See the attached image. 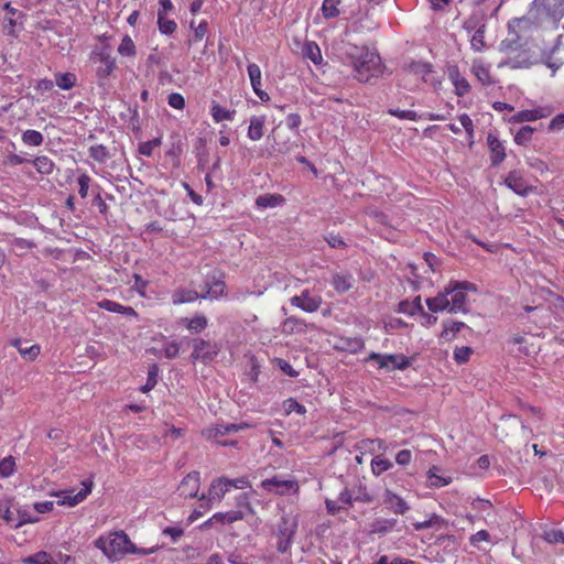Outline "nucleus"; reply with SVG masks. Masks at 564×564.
Segmentation results:
<instances>
[{
	"mask_svg": "<svg viewBox=\"0 0 564 564\" xmlns=\"http://www.w3.org/2000/svg\"><path fill=\"white\" fill-rule=\"evenodd\" d=\"M564 17V0H533L528 15L514 18L509 22V29L516 23L518 28L540 26L545 22L557 25Z\"/></svg>",
	"mask_w": 564,
	"mask_h": 564,
	"instance_id": "nucleus-1",
	"label": "nucleus"
},
{
	"mask_svg": "<svg viewBox=\"0 0 564 564\" xmlns=\"http://www.w3.org/2000/svg\"><path fill=\"white\" fill-rule=\"evenodd\" d=\"M95 545L102 551V553L111 561L119 560L127 553L132 554H151L156 551L158 547L151 549H138L129 539L124 532H115L111 538L100 536L96 540Z\"/></svg>",
	"mask_w": 564,
	"mask_h": 564,
	"instance_id": "nucleus-2",
	"label": "nucleus"
},
{
	"mask_svg": "<svg viewBox=\"0 0 564 564\" xmlns=\"http://www.w3.org/2000/svg\"><path fill=\"white\" fill-rule=\"evenodd\" d=\"M350 64L356 72L355 78L360 83H370L381 72V58L378 53L369 51L368 47H354L348 53Z\"/></svg>",
	"mask_w": 564,
	"mask_h": 564,
	"instance_id": "nucleus-3",
	"label": "nucleus"
},
{
	"mask_svg": "<svg viewBox=\"0 0 564 564\" xmlns=\"http://www.w3.org/2000/svg\"><path fill=\"white\" fill-rule=\"evenodd\" d=\"M297 527L299 523L295 517L290 514H284L281 517L274 532L278 538L276 550L279 553L284 554L289 552L293 543L294 535L296 534Z\"/></svg>",
	"mask_w": 564,
	"mask_h": 564,
	"instance_id": "nucleus-4",
	"label": "nucleus"
},
{
	"mask_svg": "<svg viewBox=\"0 0 564 564\" xmlns=\"http://www.w3.org/2000/svg\"><path fill=\"white\" fill-rule=\"evenodd\" d=\"M228 491L229 488L226 482V477H219L213 480L208 488V492L198 497L202 501L200 508L205 510L212 509L213 501H220Z\"/></svg>",
	"mask_w": 564,
	"mask_h": 564,
	"instance_id": "nucleus-5",
	"label": "nucleus"
},
{
	"mask_svg": "<svg viewBox=\"0 0 564 564\" xmlns=\"http://www.w3.org/2000/svg\"><path fill=\"white\" fill-rule=\"evenodd\" d=\"M95 63H99V66L96 69V76L98 78V84L100 86L106 85V80L110 76V74L116 68V59L111 57V55L105 51L99 53H95L93 56Z\"/></svg>",
	"mask_w": 564,
	"mask_h": 564,
	"instance_id": "nucleus-6",
	"label": "nucleus"
},
{
	"mask_svg": "<svg viewBox=\"0 0 564 564\" xmlns=\"http://www.w3.org/2000/svg\"><path fill=\"white\" fill-rule=\"evenodd\" d=\"M200 485V474L198 471L188 473L181 481L177 490L181 497L196 498Z\"/></svg>",
	"mask_w": 564,
	"mask_h": 564,
	"instance_id": "nucleus-7",
	"label": "nucleus"
},
{
	"mask_svg": "<svg viewBox=\"0 0 564 564\" xmlns=\"http://www.w3.org/2000/svg\"><path fill=\"white\" fill-rule=\"evenodd\" d=\"M217 349L212 346L210 341L203 338L193 339L192 358L202 360L203 362L212 361L217 356Z\"/></svg>",
	"mask_w": 564,
	"mask_h": 564,
	"instance_id": "nucleus-8",
	"label": "nucleus"
},
{
	"mask_svg": "<svg viewBox=\"0 0 564 564\" xmlns=\"http://www.w3.org/2000/svg\"><path fill=\"white\" fill-rule=\"evenodd\" d=\"M291 304L306 313H313L316 312L322 305V297L313 296L307 290H305L300 295L293 296L291 299Z\"/></svg>",
	"mask_w": 564,
	"mask_h": 564,
	"instance_id": "nucleus-9",
	"label": "nucleus"
},
{
	"mask_svg": "<svg viewBox=\"0 0 564 564\" xmlns=\"http://www.w3.org/2000/svg\"><path fill=\"white\" fill-rule=\"evenodd\" d=\"M93 489V481L91 480H85L83 481V488L74 494V491H66L64 497L57 501L61 506H68L74 507L85 500L87 496L91 492Z\"/></svg>",
	"mask_w": 564,
	"mask_h": 564,
	"instance_id": "nucleus-10",
	"label": "nucleus"
},
{
	"mask_svg": "<svg viewBox=\"0 0 564 564\" xmlns=\"http://www.w3.org/2000/svg\"><path fill=\"white\" fill-rule=\"evenodd\" d=\"M505 184L520 196H527L532 187L529 186L518 171H511L505 178Z\"/></svg>",
	"mask_w": 564,
	"mask_h": 564,
	"instance_id": "nucleus-11",
	"label": "nucleus"
},
{
	"mask_svg": "<svg viewBox=\"0 0 564 564\" xmlns=\"http://www.w3.org/2000/svg\"><path fill=\"white\" fill-rule=\"evenodd\" d=\"M261 486L268 491H274L278 495H284L293 489L294 486H296V482L293 480L280 479L278 476H274L272 478L264 479L261 482Z\"/></svg>",
	"mask_w": 564,
	"mask_h": 564,
	"instance_id": "nucleus-12",
	"label": "nucleus"
},
{
	"mask_svg": "<svg viewBox=\"0 0 564 564\" xmlns=\"http://www.w3.org/2000/svg\"><path fill=\"white\" fill-rule=\"evenodd\" d=\"M487 143L490 149V162L492 166H498L506 158V150L499 139L489 133L487 137Z\"/></svg>",
	"mask_w": 564,
	"mask_h": 564,
	"instance_id": "nucleus-13",
	"label": "nucleus"
},
{
	"mask_svg": "<svg viewBox=\"0 0 564 564\" xmlns=\"http://www.w3.org/2000/svg\"><path fill=\"white\" fill-rule=\"evenodd\" d=\"M448 77L455 86V94L457 96L463 97L469 93L470 85L465 77L460 76L457 66L448 67Z\"/></svg>",
	"mask_w": 564,
	"mask_h": 564,
	"instance_id": "nucleus-14",
	"label": "nucleus"
},
{
	"mask_svg": "<svg viewBox=\"0 0 564 564\" xmlns=\"http://www.w3.org/2000/svg\"><path fill=\"white\" fill-rule=\"evenodd\" d=\"M384 503L398 514H404L410 509L408 503L390 489L384 491Z\"/></svg>",
	"mask_w": 564,
	"mask_h": 564,
	"instance_id": "nucleus-15",
	"label": "nucleus"
},
{
	"mask_svg": "<svg viewBox=\"0 0 564 564\" xmlns=\"http://www.w3.org/2000/svg\"><path fill=\"white\" fill-rule=\"evenodd\" d=\"M466 327L467 325L463 322L446 319L443 322V330L440 334V338L451 341L463 328Z\"/></svg>",
	"mask_w": 564,
	"mask_h": 564,
	"instance_id": "nucleus-16",
	"label": "nucleus"
},
{
	"mask_svg": "<svg viewBox=\"0 0 564 564\" xmlns=\"http://www.w3.org/2000/svg\"><path fill=\"white\" fill-rule=\"evenodd\" d=\"M207 293H200V299H218L225 294L226 284L221 280L213 278V281H206Z\"/></svg>",
	"mask_w": 564,
	"mask_h": 564,
	"instance_id": "nucleus-17",
	"label": "nucleus"
},
{
	"mask_svg": "<svg viewBox=\"0 0 564 564\" xmlns=\"http://www.w3.org/2000/svg\"><path fill=\"white\" fill-rule=\"evenodd\" d=\"M99 306L108 312L123 314L126 316L135 317L138 314L131 306H123L111 300H102Z\"/></svg>",
	"mask_w": 564,
	"mask_h": 564,
	"instance_id": "nucleus-18",
	"label": "nucleus"
},
{
	"mask_svg": "<svg viewBox=\"0 0 564 564\" xmlns=\"http://www.w3.org/2000/svg\"><path fill=\"white\" fill-rule=\"evenodd\" d=\"M25 344L26 341H23L22 339L19 338L12 340V346H14L19 350L20 355L24 359L32 361L39 356L40 346L32 345L30 347H26Z\"/></svg>",
	"mask_w": 564,
	"mask_h": 564,
	"instance_id": "nucleus-19",
	"label": "nucleus"
},
{
	"mask_svg": "<svg viewBox=\"0 0 564 564\" xmlns=\"http://www.w3.org/2000/svg\"><path fill=\"white\" fill-rule=\"evenodd\" d=\"M265 123V116H253L250 119L248 129V137L253 141H258L263 137V127Z\"/></svg>",
	"mask_w": 564,
	"mask_h": 564,
	"instance_id": "nucleus-20",
	"label": "nucleus"
},
{
	"mask_svg": "<svg viewBox=\"0 0 564 564\" xmlns=\"http://www.w3.org/2000/svg\"><path fill=\"white\" fill-rule=\"evenodd\" d=\"M547 113L544 112L542 108L531 109V110H521L517 112L512 118V122H527V121H535L538 119L546 117Z\"/></svg>",
	"mask_w": 564,
	"mask_h": 564,
	"instance_id": "nucleus-21",
	"label": "nucleus"
},
{
	"mask_svg": "<svg viewBox=\"0 0 564 564\" xmlns=\"http://www.w3.org/2000/svg\"><path fill=\"white\" fill-rule=\"evenodd\" d=\"M305 322L294 316L286 318L282 323V333L285 335L301 334L305 332Z\"/></svg>",
	"mask_w": 564,
	"mask_h": 564,
	"instance_id": "nucleus-22",
	"label": "nucleus"
},
{
	"mask_svg": "<svg viewBox=\"0 0 564 564\" xmlns=\"http://www.w3.org/2000/svg\"><path fill=\"white\" fill-rule=\"evenodd\" d=\"M426 305L429 310L433 313L447 311L449 313V300L444 296V294H437L434 297L426 299Z\"/></svg>",
	"mask_w": 564,
	"mask_h": 564,
	"instance_id": "nucleus-23",
	"label": "nucleus"
},
{
	"mask_svg": "<svg viewBox=\"0 0 564 564\" xmlns=\"http://www.w3.org/2000/svg\"><path fill=\"white\" fill-rule=\"evenodd\" d=\"M200 299V293L194 290L180 289L176 290L172 295L173 304L191 303Z\"/></svg>",
	"mask_w": 564,
	"mask_h": 564,
	"instance_id": "nucleus-24",
	"label": "nucleus"
},
{
	"mask_svg": "<svg viewBox=\"0 0 564 564\" xmlns=\"http://www.w3.org/2000/svg\"><path fill=\"white\" fill-rule=\"evenodd\" d=\"M466 301H467L466 293L463 292L462 290L457 289L454 292L452 300H449V305H451L449 313H457V312L467 313L468 308L466 307Z\"/></svg>",
	"mask_w": 564,
	"mask_h": 564,
	"instance_id": "nucleus-25",
	"label": "nucleus"
},
{
	"mask_svg": "<svg viewBox=\"0 0 564 564\" xmlns=\"http://www.w3.org/2000/svg\"><path fill=\"white\" fill-rule=\"evenodd\" d=\"M352 281H354L352 275L349 273H347V274L336 273L333 275L332 285L334 286V289L337 292L345 293L352 288Z\"/></svg>",
	"mask_w": 564,
	"mask_h": 564,
	"instance_id": "nucleus-26",
	"label": "nucleus"
},
{
	"mask_svg": "<svg viewBox=\"0 0 564 564\" xmlns=\"http://www.w3.org/2000/svg\"><path fill=\"white\" fill-rule=\"evenodd\" d=\"M540 61L538 58H530V57H527L525 56V52H522L521 54H519L517 57L512 58V59H509V61H506V62H501L499 64V67H502L505 65H509L511 66L512 68H528L536 63H539Z\"/></svg>",
	"mask_w": 564,
	"mask_h": 564,
	"instance_id": "nucleus-27",
	"label": "nucleus"
},
{
	"mask_svg": "<svg viewBox=\"0 0 564 564\" xmlns=\"http://www.w3.org/2000/svg\"><path fill=\"white\" fill-rule=\"evenodd\" d=\"M182 322L192 334L200 333L208 324L204 315H195L193 318L184 317Z\"/></svg>",
	"mask_w": 564,
	"mask_h": 564,
	"instance_id": "nucleus-28",
	"label": "nucleus"
},
{
	"mask_svg": "<svg viewBox=\"0 0 564 564\" xmlns=\"http://www.w3.org/2000/svg\"><path fill=\"white\" fill-rule=\"evenodd\" d=\"M399 313L408 314V315H415L423 313V306L421 304V296H416L412 302L409 301H401L399 303Z\"/></svg>",
	"mask_w": 564,
	"mask_h": 564,
	"instance_id": "nucleus-29",
	"label": "nucleus"
},
{
	"mask_svg": "<svg viewBox=\"0 0 564 564\" xmlns=\"http://www.w3.org/2000/svg\"><path fill=\"white\" fill-rule=\"evenodd\" d=\"M245 518V512L242 510H230L227 512H217L214 514V519L216 523L226 524L232 523Z\"/></svg>",
	"mask_w": 564,
	"mask_h": 564,
	"instance_id": "nucleus-30",
	"label": "nucleus"
},
{
	"mask_svg": "<svg viewBox=\"0 0 564 564\" xmlns=\"http://www.w3.org/2000/svg\"><path fill=\"white\" fill-rule=\"evenodd\" d=\"M284 202V198L280 194H264L256 198V206L259 208H268L280 205Z\"/></svg>",
	"mask_w": 564,
	"mask_h": 564,
	"instance_id": "nucleus-31",
	"label": "nucleus"
},
{
	"mask_svg": "<svg viewBox=\"0 0 564 564\" xmlns=\"http://www.w3.org/2000/svg\"><path fill=\"white\" fill-rule=\"evenodd\" d=\"M397 524L395 519L379 518L371 523V533L386 534Z\"/></svg>",
	"mask_w": 564,
	"mask_h": 564,
	"instance_id": "nucleus-32",
	"label": "nucleus"
},
{
	"mask_svg": "<svg viewBox=\"0 0 564 564\" xmlns=\"http://www.w3.org/2000/svg\"><path fill=\"white\" fill-rule=\"evenodd\" d=\"M516 26H518V25L514 23L513 28H511V29L508 28L509 32L513 33V37L506 39V40L500 42V44H499V51L500 52L509 53V52H512V51H517L520 47V44H519L520 36L514 31Z\"/></svg>",
	"mask_w": 564,
	"mask_h": 564,
	"instance_id": "nucleus-33",
	"label": "nucleus"
},
{
	"mask_svg": "<svg viewBox=\"0 0 564 564\" xmlns=\"http://www.w3.org/2000/svg\"><path fill=\"white\" fill-rule=\"evenodd\" d=\"M25 564H58L47 552L40 551L23 560Z\"/></svg>",
	"mask_w": 564,
	"mask_h": 564,
	"instance_id": "nucleus-34",
	"label": "nucleus"
},
{
	"mask_svg": "<svg viewBox=\"0 0 564 564\" xmlns=\"http://www.w3.org/2000/svg\"><path fill=\"white\" fill-rule=\"evenodd\" d=\"M32 163L41 174H51L54 170L53 161L46 155L35 158Z\"/></svg>",
	"mask_w": 564,
	"mask_h": 564,
	"instance_id": "nucleus-35",
	"label": "nucleus"
},
{
	"mask_svg": "<svg viewBox=\"0 0 564 564\" xmlns=\"http://www.w3.org/2000/svg\"><path fill=\"white\" fill-rule=\"evenodd\" d=\"M227 435L224 431V426L221 424L215 426L214 429L208 430V437L214 438L215 442L221 446H234L236 445V441H227L223 440V437Z\"/></svg>",
	"mask_w": 564,
	"mask_h": 564,
	"instance_id": "nucleus-36",
	"label": "nucleus"
},
{
	"mask_svg": "<svg viewBox=\"0 0 564 564\" xmlns=\"http://www.w3.org/2000/svg\"><path fill=\"white\" fill-rule=\"evenodd\" d=\"M304 55L310 58L315 65L322 63V53L318 45L315 42H307L303 48Z\"/></svg>",
	"mask_w": 564,
	"mask_h": 564,
	"instance_id": "nucleus-37",
	"label": "nucleus"
},
{
	"mask_svg": "<svg viewBox=\"0 0 564 564\" xmlns=\"http://www.w3.org/2000/svg\"><path fill=\"white\" fill-rule=\"evenodd\" d=\"M55 83L61 89L69 90L76 84V75L73 73L56 74Z\"/></svg>",
	"mask_w": 564,
	"mask_h": 564,
	"instance_id": "nucleus-38",
	"label": "nucleus"
},
{
	"mask_svg": "<svg viewBox=\"0 0 564 564\" xmlns=\"http://www.w3.org/2000/svg\"><path fill=\"white\" fill-rule=\"evenodd\" d=\"M89 156L98 163H105L110 158V152L102 144L91 145Z\"/></svg>",
	"mask_w": 564,
	"mask_h": 564,
	"instance_id": "nucleus-39",
	"label": "nucleus"
},
{
	"mask_svg": "<svg viewBox=\"0 0 564 564\" xmlns=\"http://www.w3.org/2000/svg\"><path fill=\"white\" fill-rule=\"evenodd\" d=\"M391 467L392 463L381 455L375 456L371 460V469L376 476H379L380 474L390 469Z\"/></svg>",
	"mask_w": 564,
	"mask_h": 564,
	"instance_id": "nucleus-40",
	"label": "nucleus"
},
{
	"mask_svg": "<svg viewBox=\"0 0 564 564\" xmlns=\"http://www.w3.org/2000/svg\"><path fill=\"white\" fill-rule=\"evenodd\" d=\"M485 31L486 24L482 23L477 28L470 40L471 48L476 52H480L485 47Z\"/></svg>",
	"mask_w": 564,
	"mask_h": 564,
	"instance_id": "nucleus-41",
	"label": "nucleus"
},
{
	"mask_svg": "<svg viewBox=\"0 0 564 564\" xmlns=\"http://www.w3.org/2000/svg\"><path fill=\"white\" fill-rule=\"evenodd\" d=\"M158 24L160 32L166 35L174 33L177 26L175 21L165 19L164 12L162 11L158 12Z\"/></svg>",
	"mask_w": 564,
	"mask_h": 564,
	"instance_id": "nucleus-42",
	"label": "nucleus"
},
{
	"mask_svg": "<svg viewBox=\"0 0 564 564\" xmlns=\"http://www.w3.org/2000/svg\"><path fill=\"white\" fill-rule=\"evenodd\" d=\"M388 357H392V359L388 360V364L390 366V370H404L406 369L411 362L410 359L404 355H389Z\"/></svg>",
	"mask_w": 564,
	"mask_h": 564,
	"instance_id": "nucleus-43",
	"label": "nucleus"
},
{
	"mask_svg": "<svg viewBox=\"0 0 564 564\" xmlns=\"http://www.w3.org/2000/svg\"><path fill=\"white\" fill-rule=\"evenodd\" d=\"M340 0H324L322 12L324 18L332 19L339 15L338 4Z\"/></svg>",
	"mask_w": 564,
	"mask_h": 564,
	"instance_id": "nucleus-44",
	"label": "nucleus"
},
{
	"mask_svg": "<svg viewBox=\"0 0 564 564\" xmlns=\"http://www.w3.org/2000/svg\"><path fill=\"white\" fill-rule=\"evenodd\" d=\"M43 135L36 130H26L22 134L23 143L28 145L39 147L43 143Z\"/></svg>",
	"mask_w": 564,
	"mask_h": 564,
	"instance_id": "nucleus-45",
	"label": "nucleus"
},
{
	"mask_svg": "<svg viewBox=\"0 0 564 564\" xmlns=\"http://www.w3.org/2000/svg\"><path fill=\"white\" fill-rule=\"evenodd\" d=\"M247 70H248V75H249L253 91L258 88H261V69H260V67L257 64L251 63L248 65Z\"/></svg>",
	"mask_w": 564,
	"mask_h": 564,
	"instance_id": "nucleus-46",
	"label": "nucleus"
},
{
	"mask_svg": "<svg viewBox=\"0 0 564 564\" xmlns=\"http://www.w3.org/2000/svg\"><path fill=\"white\" fill-rule=\"evenodd\" d=\"M535 128H532L530 126L522 127L514 135V142L519 145H527L528 142L531 140Z\"/></svg>",
	"mask_w": 564,
	"mask_h": 564,
	"instance_id": "nucleus-47",
	"label": "nucleus"
},
{
	"mask_svg": "<svg viewBox=\"0 0 564 564\" xmlns=\"http://www.w3.org/2000/svg\"><path fill=\"white\" fill-rule=\"evenodd\" d=\"M118 53L122 56H134L135 45L129 35H124L118 47Z\"/></svg>",
	"mask_w": 564,
	"mask_h": 564,
	"instance_id": "nucleus-48",
	"label": "nucleus"
},
{
	"mask_svg": "<svg viewBox=\"0 0 564 564\" xmlns=\"http://www.w3.org/2000/svg\"><path fill=\"white\" fill-rule=\"evenodd\" d=\"M234 115H235V111H229L219 105H214L212 107V116L216 122H220L224 120H232Z\"/></svg>",
	"mask_w": 564,
	"mask_h": 564,
	"instance_id": "nucleus-49",
	"label": "nucleus"
},
{
	"mask_svg": "<svg viewBox=\"0 0 564 564\" xmlns=\"http://www.w3.org/2000/svg\"><path fill=\"white\" fill-rule=\"evenodd\" d=\"M159 367L153 364L148 370L147 383L141 388L142 392L150 391L158 383Z\"/></svg>",
	"mask_w": 564,
	"mask_h": 564,
	"instance_id": "nucleus-50",
	"label": "nucleus"
},
{
	"mask_svg": "<svg viewBox=\"0 0 564 564\" xmlns=\"http://www.w3.org/2000/svg\"><path fill=\"white\" fill-rule=\"evenodd\" d=\"M473 354V349L468 346L456 347L454 350V360L458 365L467 362Z\"/></svg>",
	"mask_w": 564,
	"mask_h": 564,
	"instance_id": "nucleus-51",
	"label": "nucleus"
},
{
	"mask_svg": "<svg viewBox=\"0 0 564 564\" xmlns=\"http://www.w3.org/2000/svg\"><path fill=\"white\" fill-rule=\"evenodd\" d=\"M15 462L12 456L4 457L0 460V476L6 478L13 474Z\"/></svg>",
	"mask_w": 564,
	"mask_h": 564,
	"instance_id": "nucleus-52",
	"label": "nucleus"
},
{
	"mask_svg": "<svg viewBox=\"0 0 564 564\" xmlns=\"http://www.w3.org/2000/svg\"><path fill=\"white\" fill-rule=\"evenodd\" d=\"M286 414L296 412L299 414H305L306 409L303 404L299 403L294 398H289L283 402Z\"/></svg>",
	"mask_w": 564,
	"mask_h": 564,
	"instance_id": "nucleus-53",
	"label": "nucleus"
},
{
	"mask_svg": "<svg viewBox=\"0 0 564 564\" xmlns=\"http://www.w3.org/2000/svg\"><path fill=\"white\" fill-rule=\"evenodd\" d=\"M473 70H474L475 76L478 78V80L482 85H490V84H492L490 73H489V70L485 66H482V65H477L476 66L475 65L473 67Z\"/></svg>",
	"mask_w": 564,
	"mask_h": 564,
	"instance_id": "nucleus-54",
	"label": "nucleus"
},
{
	"mask_svg": "<svg viewBox=\"0 0 564 564\" xmlns=\"http://www.w3.org/2000/svg\"><path fill=\"white\" fill-rule=\"evenodd\" d=\"M389 359H392V357H388V354H379V352H371L368 358H367V361H376L378 364V367L379 368H386L388 370H390V366L388 364V360Z\"/></svg>",
	"mask_w": 564,
	"mask_h": 564,
	"instance_id": "nucleus-55",
	"label": "nucleus"
},
{
	"mask_svg": "<svg viewBox=\"0 0 564 564\" xmlns=\"http://www.w3.org/2000/svg\"><path fill=\"white\" fill-rule=\"evenodd\" d=\"M39 521V517H31L29 511L26 510H18V522L15 523V528H20L26 523H34Z\"/></svg>",
	"mask_w": 564,
	"mask_h": 564,
	"instance_id": "nucleus-56",
	"label": "nucleus"
},
{
	"mask_svg": "<svg viewBox=\"0 0 564 564\" xmlns=\"http://www.w3.org/2000/svg\"><path fill=\"white\" fill-rule=\"evenodd\" d=\"M78 185H79V195L82 198H86L88 195L89 184L91 182V178L86 173L82 174L77 178Z\"/></svg>",
	"mask_w": 564,
	"mask_h": 564,
	"instance_id": "nucleus-57",
	"label": "nucleus"
},
{
	"mask_svg": "<svg viewBox=\"0 0 564 564\" xmlns=\"http://www.w3.org/2000/svg\"><path fill=\"white\" fill-rule=\"evenodd\" d=\"M544 540L551 544L564 543V532L562 530H551L545 532Z\"/></svg>",
	"mask_w": 564,
	"mask_h": 564,
	"instance_id": "nucleus-58",
	"label": "nucleus"
},
{
	"mask_svg": "<svg viewBox=\"0 0 564 564\" xmlns=\"http://www.w3.org/2000/svg\"><path fill=\"white\" fill-rule=\"evenodd\" d=\"M410 70L414 74H429L432 72V65L429 63L413 62L409 66Z\"/></svg>",
	"mask_w": 564,
	"mask_h": 564,
	"instance_id": "nucleus-59",
	"label": "nucleus"
},
{
	"mask_svg": "<svg viewBox=\"0 0 564 564\" xmlns=\"http://www.w3.org/2000/svg\"><path fill=\"white\" fill-rule=\"evenodd\" d=\"M388 112L400 119L416 120L417 115L413 110L389 109Z\"/></svg>",
	"mask_w": 564,
	"mask_h": 564,
	"instance_id": "nucleus-60",
	"label": "nucleus"
},
{
	"mask_svg": "<svg viewBox=\"0 0 564 564\" xmlns=\"http://www.w3.org/2000/svg\"><path fill=\"white\" fill-rule=\"evenodd\" d=\"M226 482L228 485V488H238V489H245L247 487H250V481L247 477H240L236 479H229L226 477Z\"/></svg>",
	"mask_w": 564,
	"mask_h": 564,
	"instance_id": "nucleus-61",
	"label": "nucleus"
},
{
	"mask_svg": "<svg viewBox=\"0 0 564 564\" xmlns=\"http://www.w3.org/2000/svg\"><path fill=\"white\" fill-rule=\"evenodd\" d=\"M191 28L194 30V39L195 41H200L205 34L207 33L208 24L206 21H202L196 28L194 26V21H191Z\"/></svg>",
	"mask_w": 564,
	"mask_h": 564,
	"instance_id": "nucleus-62",
	"label": "nucleus"
},
{
	"mask_svg": "<svg viewBox=\"0 0 564 564\" xmlns=\"http://www.w3.org/2000/svg\"><path fill=\"white\" fill-rule=\"evenodd\" d=\"M169 105L175 109H183L185 106L184 97L178 93L169 95Z\"/></svg>",
	"mask_w": 564,
	"mask_h": 564,
	"instance_id": "nucleus-63",
	"label": "nucleus"
},
{
	"mask_svg": "<svg viewBox=\"0 0 564 564\" xmlns=\"http://www.w3.org/2000/svg\"><path fill=\"white\" fill-rule=\"evenodd\" d=\"M372 564H414L413 561L408 558L394 557L391 562H389V557L387 555H382L378 561Z\"/></svg>",
	"mask_w": 564,
	"mask_h": 564,
	"instance_id": "nucleus-64",
	"label": "nucleus"
}]
</instances>
